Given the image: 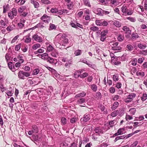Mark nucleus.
<instances>
[{"mask_svg":"<svg viewBox=\"0 0 147 147\" xmlns=\"http://www.w3.org/2000/svg\"><path fill=\"white\" fill-rule=\"evenodd\" d=\"M26 71L22 70L20 71L18 73V78L22 80L26 79V78L30 76V74L28 71H30V68L28 66H25L23 68Z\"/></svg>","mask_w":147,"mask_h":147,"instance_id":"f257e3e1","label":"nucleus"},{"mask_svg":"<svg viewBox=\"0 0 147 147\" xmlns=\"http://www.w3.org/2000/svg\"><path fill=\"white\" fill-rule=\"evenodd\" d=\"M17 9L15 8H13L11 11H9L8 13V16L11 19H13L15 16H17Z\"/></svg>","mask_w":147,"mask_h":147,"instance_id":"f03ea898","label":"nucleus"},{"mask_svg":"<svg viewBox=\"0 0 147 147\" xmlns=\"http://www.w3.org/2000/svg\"><path fill=\"white\" fill-rule=\"evenodd\" d=\"M32 38L33 41H35L39 43L42 42L43 41L42 37L39 36L37 34H35L33 35L32 36Z\"/></svg>","mask_w":147,"mask_h":147,"instance_id":"7ed1b4c3","label":"nucleus"},{"mask_svg":"<svg viewBox=\"0 0 147 147\" xmlns=\"http://www.w3.org/2000/svg\"><path fill=\"white\" fill-rule=\"evenodd\" d=\"M136 94L135 93H131L129 94L127 98L125 99V102L126 103L131 102L135 97Z\"/></svg>","mask_w":147,"mask_h":147,"instance_id":"20e7f679","label":"nucleus"},{"mask_svg":"<svg viewBox=\"0 0 147 147\" xmlns=\"http://www.w3.org/2000/svg\"><path fill=\"white\" fill-rule=\"evenodd\" d=\"M40 19L45 23L48 24L51 20V17L45 14L40 18Z\"/></svg>","mask_w":147,"mask_h":147,"instance_id":"39448f33","label":"nucleus"},{"mask_svg":"<svg viewBox=\"0 0 147 147\" xmlns=\"http://www.w3.org/2000/svg\"><path fill=\"white\" fill-rule=\"evenodd\" d=\"M108 33L107 30H105L102 31L101 33L100 37V39L102 41H104L107 38L106 35Z\"/></svg>","mask_w":147,"mask_h":147,"instance_id":"423d86ee","label":"nucleus"},{"mask_svg":"<svg viewBox=\"0 0 147 147\" xmlns=\"http://www.w3.org/2000/svg\"><path fill=\"white\" fill-rule=\"evenodd\" d=\"M47 61L51 64L54 65L55 66H57L58 65L57 63V59H53L50 57H49Z\"/></svg>","mask_w":147,"mask_h":147,"instance_id":"0eeeda50","label":"nucleus"},{"mask_svg":"<svg viewBox=\"0 0 147 147\" xmlns=\"http://www.w3.org/2000/svg\"><path fill=\"white\" fill-rule=\"evenodd\" d=\"M119 43L116 42L112 44L111 45V48L113 50H114L119 51L121 50V48L118 45Z\"/></svg>","mask_w":147,"mask_h":147,"instance_id":"6e6552de","label":"nucleus"},{"mask_svg":"<svg viewBox=\"0 0 147 147\" xmlns=\"http://www.w3.org/2000/svg\"><path fill=\"white\" fill-rule=\"evenodd\" d=\"M8 65L9 69L13 72H14L18 69H16L15 66L11 62H9L8 63Z\"/></svg>","mask_w":147,"mask_h":147,"instance_id":"1a4fd4ad","label":"nucleus"},{"mask_svg":"<svg viewBox=\"0 0 147 147\" xmlns=\"http://www.w3.org/2000/svg\"><path fill=\"white\" fill-rule=\"evenodd\" d=\"M103 129L102 127H96L94 129V131L95 132L98 134H100L103 133Z\"/></svg>","mask_w":147,"mask_h":147,"instance_id":"9d476101","label":"nucleus"},{"mask_svg":"<svg viewBox=\"0 0 147 147\" xmlns=\"http://www.w3.org/2000/svg\"><path fill=\"white\" fill-rule=\"evenodd\" d=\"M37 56L40 57L41 56V58L43 59L47 60L48 59L49 57L48 56V54L46 53H44L42 54H38Z\"/></svg>","mask_w":147,"mask_h":147,"instance_id":"9b49d317","label":"nucleus"},{"mask_svg":"<svg viewBox=\"0 0 147 147\" xmlns=\"http://www.w3.org/2000/svg\"><path fill=\"white\" fill-rule=\"evenodd\" d=\"M30 3L33 5L35 8L38 9L39 7V3L35 0H31Z\"/></svg>","mask_w":147,"mask_h":147,"instance_id":"f8f14e48","label":"nucleus"},{"mask_svg":"<svg viewBox=\"0 0 147 147\" xmlns=\"http://www.w3.org/2000/svg\"><path fill=\"white\" fill-rule=\"evenodd\" d=\"M95 13L98 15L102 16L104 14V11L101 9L98 8L95 10Z\"/></svg>","mask_w":147,"mask_h":147,"instance_id":"ddd939ff","label":"nucleus"},{"mask_svg":"<svg viewBox=\"0 0 147 147\" xmlns=\"http://www.w3.org/2000/svg\"><path fill=\"white\" fill-rule=\"evenodd\" d=\"M90 118V116L89 114H85L84 115L83 117L81 119L82 121L86 122L88 121Z\"/></svg>","mask_w":147,"mask_h":147,"instance_id":"4468645a","label":"nucleus"},{"mask_svg":"<svg viewBox=\"0 0 147 147\" xmlns=\"http://www.w3.org/2000/svg\"><path fill=\"white\" fill-rule=\"evenodd\" d=\"M119 105V103L117 102H115L111 107V109L112 111L115 110L118 107Z\"/></svg>","mask_w":147,"mask_h":147,"instance_id":"2eb2a0df","label":"nucleus"},{"mask_svg":"<svg viewBox=\"0 0 147 147\" xmlns=\"http://www.w3.org/2000/svg\"><path fill=\"white\" fill-rule=\"evenodd\" d=\"M26 9V7L25 6H22L20 7L18 9V11L19 14L21 13L24 11Z\"/></svg>","mask_w":147,"mask_h":147,"instance_id":"dca6fc26","label":"nucleus"},{"mask_svg":"<svg viewBox=\"0 0 147 147\" xmlns=\"http://www.w3.org/2000/svg\"><path fill=\"white\" fill-rule=\"evenodd\" d=\"M25 38L24 39V42L26 43H29L31 42V38L30 37V34H29L28 35H27L25 36Z\"/></svg>","mask_w":147,"mask_h":147,"instance_id":"f3484780","label":"nucleus"},{"mask_svg":"<svg viewBox=\"0 0 147 147\" xmlns=\"http://www.w3.org/2000/svg\"><path fill=\"white\" fill-rule=\"evenodd\" d=\"M122 30L125 32L126 33H128L130 34L131 32V30H130L129 28L127 26H124L122 28Z\"/></svg>","mask_w":147,"mask_h":147,"instance_id":"a211bd4d","label":"nucleus"},{"mask_svg":"<svg viewBox=\"0 0 147 147\" xmlns=\"http://www.w3.org/2000/svg\"><path fill=\"white\" fill-rule=\"evenodd\" d=\"M86 95V93L84 92H82L76 94L75 97L76 98L84 97Z\"/></svg>","mask_w":147,"mask_h":147,"instance_id":"6ab92c4d","label":"nucleus"},{"mask_svg":"<svg viewBox=\"0 0 147 147\" xmlns=\"http://www.w3.org/2000/svg\"><path fill=\"white\" fill-rule=\"evenodd\" d=\"M56 37L59 38L60 40H61V38L64 39L66 38V35L64 34L60 33L57 34L56 36Z\"/></svg>","mask_w":147,"mask_h":147,"instance_id":"aec40b11","label":"nucleus"},{"mask_svg":"<svg viewBox=\"0 0 147 147\" xmlns=\"http://www.w3.org/2000/svg\"><path fill=\"white\" fill-rule=\"evenodd\" d=\"M119 111L117 110L112 112L111 113L110 115L112 117H115L116 116L119 114Z\"/></svg>","mask_w":147,"mask_h":147,"instance_id":"412c9836","label":"nucleus"},{"mask_svg":"<svg viewBox=\"0 0 147 147\" xmlns=\"http://www.w3.org/2000/svg\"><path fill=\"white\" fill-rule=\"evenodd\" d=\"M131 39L132 40L136 39L139 37L138 34L136 32H134L131 35Z\"/></svg>","mask_w":147,"mask_h":147,"instance_id":"4be33fe9","label":"nucleus"},{"mask_svg":"<svg viewBox=\"0 0 147 147\" xmlns=\"http://www.w3.org/2000/svg\"><path fill=\"white\" fill-rule=\"evenodd\" d=\"M88 75V74L87 72H84L81 74H78V77H80L81 78H83L87 77Z\"/></svg>","mask_w":147,"mask_h":147,"instance_id":"5701e85b","label":"nucleus"},{"mask_svg":"<svg viewBox=\"0 0 147 147\" xmlns=\"http://www.w3.org/2000/svg\"><path fill=\"white\" fill-rule=\"evenodd\" d=\"M40 46L41 45L40 44L36 43L32 45V48L34 50H36L39 48Z\"/></svg>","mask_w":147,"mask_h":147,"instance_id":"b1692460","label":"nucleus"},{"mask_svg":"<svg viewBox=\"0 0 147 147\" xmlns=\"http://www.w3.org/2000/svg\"><path fill=\"white\" fill-rule=\"evenodd\" d=\"M32 131L34 133H37L38 132V127L36 125L32 126Z\"/></svg>","mask_w":147,"mask_h":147,"instance_id":"393cba45","label":"nucleus"},{"mask_svg":"<svg viewBox=\"0 0 147 147\" xmlns=\"http://www.w3.org/2000/svg\"><path fill=\"white\" fill-rule=\"evenodd\" d=\"M121 9L122 13H126L128 9H127V6L124 5L121 7Z\"/></svg>","mask_w":147,"mask_h":147,"instance_id":"a878e982","label":"nucleus"},{"mask_svg":"<svg viewBox=\"0 0 147 147\" xmlns=\"http://www.w3.org/2000/svg\"><path fill=\"white\" fill-rule=\"evenodd\" d=\"M113 24L117 27H121L122 24L120 22L116 21L113 22Z\"/></svg>","mask_w":147,"mask_h":147,"instance_id":"bb28decb","label":"nucleus"},{"mask_svg":"<svg viewBox=\"0 0 147 147\" xmlns=\"http://www.w3.org/2000/svg\"><path fill=\"white\" fill-rule=\"evenodd\" d=\"M138 47L140 49H145L147 47L146 44H142L141 43H139L138 45Z\"/></svg>","mask_w":147,"mask_h":147,"instance_id":"cd10ccee","label":"nucleus"},{"mask_svg":"<svg viewBox=\"0 0 147 147\" xmlns=\"http://www.w3.org/2000/svg\"><path fill=\"white\" fill-rule=\"evenodd\" d=\"M116 121L117 119H115L113 120H111L109 122V126L111 127H113L114 125V123L115 122H116Z\"/></svg>","mask_w":147,"mask_h":147,"instance_id":"c85d7f7f","label":"nucleus"},{"mask_svg":"<svg viewBox=\"0 0 147 147\" xmlns=\"http://www.w3.org/2000/svg\"><path fill=\"white\" fill-rule=\"evenodd\" d=\"M82 53V51L81 50L78 49L75 51L74 54L76 56H79L81 55Z\"/></svg>","mask_w":147,"mask_h":147,"instance_id":"c756f323","label":"nucleus"},{"mask_svg":"<svg viewBox=\"0 0 147 147\" xmlns=\"http://www.w3.org/2000/svg\"><path fill=\"white\" fill-rule=\"evenodd\" d=\"M84 5L88 7H90L91 6L90 5L89 0H83Z\"/></svg>","mask_w":147,"mask_h":147,"instance_id":"7c9ffc66","label":"nucleus"},{"mask_svg":"<svg viewBox=\"0 0 147 147\" xmlns=\"http://www.w3.org/2000/svg\"><path fill=\"white\" fill-rule=\"evenodd\" d=\"M56 27L55 25L54 24L50 23L49 24V30H52L53 29H56Z\"/></svg>","mask_w":147,"mask_h":147,"instance_id":"2f4dec72","label":"nucleus"},{"mask_svg":"<svg viewBox=\"0 0 147 147\" xmlns=\"http://www.w3.org/2000/svg\"><path fill=\"white\" fill-rule=\"evenodd\" d=\"M85 98H81L78 100L77 101V103L78 104H81L82 103H84L85 101Z\"/></svg>","mask_w":147,"mask_h":147,"instance_id":"473e14b6","label":"nucleus"},{"mask_svg":"<svg viewBox=\"0 0 147 147\" xmlns=\"http://www.w3.org/2000/svg\"><path fill=\"white\" fill-rule=\"evenodd\" d=\"M126 48L127 50L129 51H131L134 49L133 47L130 44H128L127 45Z\"/></svg>","mask_w":147,"mask_h":147,"instance_id":"72a5a7b5","label":"nucleus"},{"mask_svg":"<svg viewBox=\"0 0 147 147\" xmlns=\"http://www.w3.org/2000/svg\"><path fill=\"white\" fill-rule=\"evenodd\" d=\"M124 37L123 35L119 34L117 37V40L118 41L121 42L124 40Z\"/></svg>","mask_w":147,"mask_h":147,"instance_id":"f704fd0d","label":"nucleus"},{"mask_svg":"<svg viewBox=\"0 0 147 147\" xmlns=\"http://www.w3.org/2000/svg\"><path fill=\"white\" fill-rule=\"evenodd\" d=\"M67 5L68 7V8L69 10H71L73 7L72 2L71 1L67 3Z\"/></svg>","mask_w":147,"mask_h":147,"instance_id":"c9c22d12","label":"nucleus"},{"mask_svg":"<svg viewBox=\"0 0 147 147\" xmlns=\"http://www.w3.org/2000/svg\"><path fill=\"white\" fill-rule=\"evenodd\" d=\"M54 49V48L51 45H49L47 47V52H50L52 51Z\"/></svg>","mask_w":147,"mask_h":147,"instance_id":"e433bc0d","label":"nucleus"},{"mask_svg":"<svg viewBox=\"0 0 147 147\" xmlns=\"http://www.w3.org/2000/svg\"><path fill=\"white\" fill-rule=\"evenodd\" d=\"M9 7V5L7 4L5 6H3V13H5L8 10Z\"/></svg>","mask_w":147,"mask_h":147,"instance_id":"4c0bfd02","label":"nucleus"},{"mask_svg":"<svg viewBox=\"0 0 147 147\" xmlns=\"http://www.w3.org/2000/svg\"><path fill=\"white\" fill-rule=\"evenodd\" d=\"M129 112H130L131 114L132 115H134L136 112V109L134 108H131L129 109Z\"/></svg>","mask_w":147,"mask_h":147,"instance_id":"58836bf2","label":"nucleus"},{"mask_svg":"<svg viewBox=\"0 0 147 147\" xmlns=\"http://www.w3.org/2000/svg\"><path fill=\"white\" fill-rule=\"evenodd\" d=\"M5 58L6 61L8 62L11 58L10 54L9 53H7L5 55Z\"/></svg>","mask_w":147,"mask_h":147,"instance_id":"ea45409f","label":"nucleus"},{"mask_svg":"<svg viewBox=\"0 0 147 147\" xmlns=\"http://www.w3.org/2000/svg\"><path fill=\"white\" fill-rule=\"evenodd\" d=\"M39 71L40 70L39 69L36 68L33 71L32 74L33 75H36L38 74Z\"/></svg>","mask_w":147,"mask_h":147,"instance_id":"a19ab883","label":"nucleus"},{"mask_svg":"<svg viewBox=\"0 0 147 147\" xmlns=\"http://www.w3.org/2000/svg\"><path fill=\"white\" fill-rule=\"evenodd\" d=\"M91 88L93 91L96 92L97 90V87L96 85L93 84L91 86Z\"/></svg>","mask_w":147,"mask_h":147,"instance_id":"79ce46f5","label":"nucleus"},{"mask_svg":"<svg viewBox=\"0 0 147 147\" xmlns=\"http://www.w3.org/2000/svg\"><path fill=\"white\" fill-rule=\"evenodd\" d=\"M43 23L42 22H40L37 24L35 27L36 28H43L44 27V26L43 25Z\"/></svg>","mask_w":147,"mask_h":147,"instance_id":"37998d69","label":"nucleus"},{"mask_svg":"<svg viewBox=\"0 0 147 147\" xmlns=\"http://www.w3.org/2000/svg\"><path fill=\"white\" fill-rule=\"evenodd\" d=\"M22 44L21 43H19L18 45H17L15 47V49L16 51H18L20 49Z\"/></svg>","mask_w":147,"mask_h":147,"instance_id":"c03bdc74","label":"nucleus"},{"mask_svg":"<svg viewBox=\"0 0 147 147\" xmlns=\"http://www.w3.org/2000/svg\"><path fill=\"white\" fill-rule=\"evenodd\" d=\"M95 97L98 99H100L102 97L101 93L100 92H98L96 93Z\"/></svg>","mask_w":147,"mask_h":147,"instance_id":"a18cd8bd","label":"nucleus"},{"mask_svg":"<svg viewBox=\"0 0 147 147\" xmlns=\"http://www.w3.org/2000/svg\"><path fill=\"white\" fill-rule=\"evenodd\" d=\"M124 129L123 128H121L117 130L118 133L120 135L123 134L124 133Z\"/></svg>","mask_w":147,"mask_h":147,"instance_id":"49530a36","label":"nucleus"},{"mask_svg":"<svg viewBox=\"0 0 147 147\" xmlns=\"http://www.w3.org/2000/svg\"><path fill=\"white\" fill-rule=\"evenodd\" d=\"M51 55L55 57H56L58 55V53L55 51H52L51 53Z\"/></svg>","mask_w":147,"mask_h":147,"instance_id":"de8ad7c7","label":"nucleus"},{"mask_svg":"<svg viewBox=\"0 0 147 147\" xmlns=\"http://www.w3.org/2000/svg\"><path fill=\"white\" fill-rule=\"evenodd\" d=\"M61 123L62 124H65L67 123V119L64 117H62L61 119Z\"/></svg>","mask_w":147,"mask_h":147,"instance_id":"09e8293b","label":"nucleus"},{"mask_svg":"<svg viewBox=\"0 0 147 147\" xmlns=\"http://www.w3.org/2000/svg\"><path fill=\"white\" fill-rule=\"evenodd\" d=\"M19 14H20V16L22 17H26L28 14V13L26 11H24L22 12V13H20Z\"/></svg>","mask_w":147,"mask_h":147,"instance_id":"8fccbe9b","label":"nucleus"},{"mask_svg":"<svg viewBox=\"0 0 147 147\" xmlns=\"http://www.w3.org/2000/svg\"><path fill=\"white\" fill-rule=\"evenodd\" d=\"M25 20H23L22 21H21V22H22V23H19L18 24V27H20V28H22L24 26V24L23 23H24L25 22Z\"/></svg>","mask_w":147,"mask_h":147,"instance_id":"3c124183","label":"nucleus"},{"mask_svg":"<svg viewBox=\"0 0 147 147\" xmlns=\"http://www.w3.org/2000/svg\"><path fill=\"white\" fill-rule=\"evenodd\" d=\"M90 30L95 32L98 31L99 30V28L97 26H92L90 28Z\"/></svg>","mask_w":147,"mask_h":147,"instance_id":"603ef678","label":"nucleus"},{"mask_svg":"<svg viewBox=\"0 0 147 147\" xmlns=\"http://www.w3.org/2000/svg\"><path fill=\"white\" fill-rule=\"evenodd\" d=\"M147 96L145 93H143L142 96L141 97V99L142 101L145 100L147 99Z\"/></svg>","mask_w":147,"mask_h":147,"instance_id":"864d4df0","label":"nucleus"},{"mask_svg":"<svg viewBox=\"0 0 147 147\" xmlns=\"http://www.w3.org/2000/svg\"><path fill=\"white\" fill-rule=\"evenodd\" d=\"M19 37V36L18 35H17L15 37H14V38H13V39L11 40V43L13 44L17 40V39Z\"/></svg>","mask_w":147,"mask_h":147,"instance_id":"5fc2aeb1","label":"nucleus"},{"mask_svg":"<svg viewBox=\"0 0 147 147\" xmlns=\"http://www.w3.org/2000/svg\"><path fill=\"white\" fill-rule=\"evenodd\" d=\"M13 92L14 90H12L11 91H8L6 93L8 96H12L13 94Z\"/></svg>","mask_w":147,"mask_h":147,"instance_id":"6e6d98bb","label":"nucleus"},{"mask_svg":"<svg viewBox=\"0 0 147 147\" xmlns=\"http://www.w3.org/2000/svg\"><path fill=\"white\" fill-rule=\"evenodd\" d=\"M136 74L137 76H140L141 77H143L144 75V73L142 71H137L136 72Z\"/></svg>","mask_w":147,"mask_h":147,"instance_id":"4d7b16f0","label":"nucleus"},{"mask_svg":"<svg viewBox=\"0 0 147 147\" xmlns=\"http://www.w3.org/2000/svg\"><path fill=\"white\" fill-rule=\"evenodd\" d=\"M126 19L127 20H129L131 22H135L136 21V19L133 17H127L126 18Z\"/></svg>","mask_w":147,"mask_h":147,"instance_id":"13d9d810","label":"nucleus"},{"mask_svg":"<svg viewBox=\"0 0 147 147\" xmlns=\"http://www.w3.org/2000/svg\"><path fill=\"white\" fill-rule=\"evenodd\" d=\"M137 59L136 58L134 59L132 61L131 64L133 66H136L137 64Z\"/></svg>","mask_w":147,"mask_h":147,"instance_id":"bf43d9fd","label":"nucleus"},{"mask_svg":"<svg viewBox=\"0 0 147 147\" xmlns=\"http://www.w3.org/2000/svg\"><path fill=\"white\" fill-rule=\"evenodd\" d=\"M41 2L45 4H49L51 3V2L48 0H41Z\"/></svg>","mask_w":147,"mask_h":147,"instance_id":"052dcab7","label":"nucleus"},{"mask_svg":"<svg viewBox=\"0 0 147 147\" xmlns=\"http://www.w3.org/2000/svg\"><path fill=\"white\" fill-rule=\"evenodd\" d=\"M115 91V89L114 87H111L109 89V92L111 94L114 93Z\"/></svg>","mask_w":147,"mask_h":147,"instance_id":"680f3d73","label":"nucleus"},{"mask_svg":"<svg viewBox=\"0 0 147 147\" xmlns=\"http://www.w3.org/2000/svg\"><path fill=\"white\" fill-rule=\"evenodd\" d=\"M134 12V11L132 10L128 9L127 12V15H131Z\"/></svg>","mask_w":147,"mask_h":147,"instance_id":"e2e57ef3","label":"nucleus"},{"mask_svg":"<svg viewBox=\"0 0 147 147\" xmlns=\"http://www.w3.org/2000/svg\"><path fill=\"white\" fill-rule=\"evenodd\" d=\"M63 14V12L62 11V10H57V11L55 15L56 16H58L59 15H61Z\"/></svg>","mask_w":147,"mask_h":147,"instance_id":"0e129e2a","label":"nucleus"},{"mask_svg":"<svg viewBox=\"0 0 147 147\" xmlns=\"http://www.w3.org/2000/svg\"><path fill=\"white\" fill-rule=\"evenodd\" d=\"M144 59V57L140 58L137 61L138 63H142L143 62Z\"/></svg>","mask_w":147,"mask_h":147,"instance_id":"69168bd1","label":"nucleus"},{"mask_svg":"<svg viewBox=\"0 0 147 147\" xmlns=\"http://www.w3.org/2000/svg\"><path fill=\"white\" fill-rule=\"evenodd\" d=\"M108 24L107 22L105 21H102L101 26H106Z\"/></svg>","mask_w":147,"mask_h":147,"instance_id":"338daca9","label":"nucleus"},{"mask_svg":"<svg viewBox=\"0 0 147 147\" xmlns=\"http://www.w3.org/2000/svg\"><path fill=\"white\" fill-rule=\"evenodd\" d=\"M137 71V69L135 67H133L131 69V73L133 75Z\"/></svg>","mask_w":147,"mask_h":147,"instance_id":"774afa93","label":"nucleus"}]
</instances>
